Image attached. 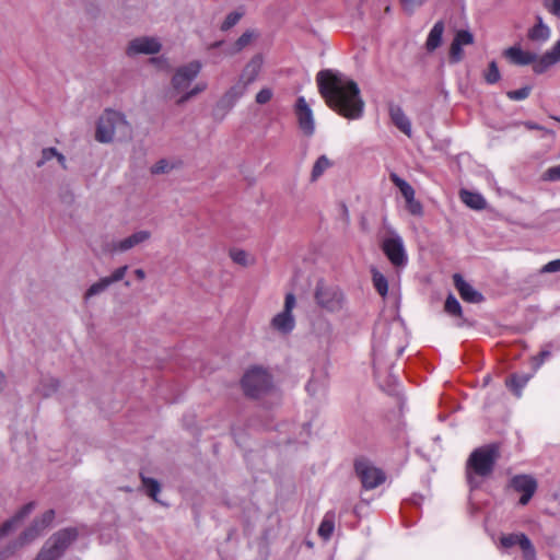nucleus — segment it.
<instances>
[{
	"label": "nucleus",
	"instance_id": "nucleus-53",
	"mask_svg": "<svg viewBox=\"0 0 560 560\" xmlns=\"http://www.w3.org/2000/svg\"><path fill=\"white\" fill-rule=\"evenodd\" d=\"M166 168H167V163L165 161H160L159 163H156L154 165V167L152 168V172L154 174H159V173L165 172Z\"/></svg>",
	"mask_w": 560,
	"mask_h": 560
},
{
	"label": "nucleus",
	"instance_id": "nucleus-29",
	"mask_svg": "<svg viewBox=\"0 0 560 560\" xmlns=\"http://www.w3.org/2000/svg\"><path fill=\"white\" fill-rule=\"evenodd\" d=\"M335 529V514L332 512L326 513L324 516L319 527H318V535L324 539L328 540Z\"/></svg>",
	"mask_w": 560,
	"mask_h": 560
},
{
	"label": "nucleus",
	"instance_id": "nucleus-11",
	"mask_svg": "<svg viewBox=\"0 0 560 560\" xmlns=\"http://www.w3.org/2000/svg\"><path fill=\"white\" fill-rule=\"evenodd\" d=\"M383 252L389 261L396 266L401 267L407 264V255L404 247L402 238L397 234H392L386 237L382 244Z\"/></svg>",
	"mask_w": 560,
	"mask_h": 560
},
{
	"label": "nucleus",
	"instance_id": "nucleus-32",
	"mask_svg": "<svg viewBox=\"0 0 560 560\" xmlns=\"http://www.w3.org/2000/svg\"><path fill=\"white\" fill-rule=\"evenodd\" d=\"M390 180L400 190L405 200L411 199L416 196L415 189L405 179L400 178L397 174H390Z\"/></svg>",
	"mask_w": 560,
	"mask_h": 560
},
{
	"label": "nucleus",
	"instance_id": "nucleus-18",
	"mask_svg": "<svg viewBox=\"0 0 560 560\" xmlns=\"http://www.w3.org/2000/svg\"><path fill=\"white\" fill-rule=\"evenodd\" d=\"M560 61V40H558L550 50L546 51L541 57L533 62L535 73H544L551 66Z\"/></svg>",
	"mask_w": 560,
	"mask_h": 560
},
{
	"label": "nucleus",
	"instance_id": "nucleus-45",
	"mask_svg": "<svg viewBox=\"0 0 560 560\" xmlns=\"http://www.w3.org/2000/svg\"><path fill=\"white\" fill-rule=\"evenodd\" d=\"M230 257L234 262L242 266H247L249 262L247 253L242 249L231 250Z\"/></svg>",
	"mask_w": 560,
	"mask_h": 560
},
{
	"label": "nucleus",
	"instance_id": "nucleus-31",
	"mask_svg": "<svg viewBox=\"0 0 560 560\" xmlns=\"http://www.w3.org/2000/svg\"><path fill=\"white\" fill-rule=\"evenodd\" d=\"M390 180L400 190L405 200L411 199L416 196L415 189L405 179L400 178L397 174H390Z\"/></svg>",
	"mask_w": 560,
	"mask_h": 560
},
{
	"label": "nucleus",
	"instance_id": "nucleus-38",
	"mask_svg": "<svg viewBox=\"0 0 560 560\" xmlns=\"http://www.w3.org/2000/svg\"><path fill=\"white\" fill-rule=\"evenodd\" d=\"M444 308L450 315L462 317V306L454 295L447 296Z\"/></svg>",
	"mask_w": 560,
	"mask_h": 560
},
{
	"label": "nucleus",
	"instance_id": "nucleus-15",
	"mask_svg": "<svg viewBox=\"0 0 560 560\" xmlns=\"http://www.w3.org/2000/svg\"><path fill=\"white\" fill-rule=\"evenodd\" d=\"M474 44V35L466 30H459L455 33L453 42L450 46V60L453 63L459 62L463 57V46Z\"/></svg>",
	"mask_w": 560,
	"mask_h": 560
},
{
	"label": "nucleus",
	"instance_id": "nucleus-17",
	"mask_svg": "<svg viewBox=\"0 0 560 560\" xmlns=\"http://www.w3.org/2000/svg\"><path fill=\"white\" fill-rule=\"evenodd\" d=\"M55 512L52 510L46 511L40 518L36 520L34 524L27 528L21 536V545L34 540L46 527L54 521Z\"/></svg>",
	"mask_w": 560,
	"mask_h": 560
},
{
	"label": "nucleus",
	"instance_id": "nucleus-8",
	"mask_svg": "<svg viewBox=\"0 0 560 560\" xmlns=\"http://www.w3.org/2000/svg\"><path fill=\"white\" fill-rule=\"evenodd\" d=\"M296 305V299L293 293H287L283 310L276 314L270 320V327L281 335H289L295 327L293 308Z\"/></svg>",
	"mask_w": 560,
	"mask_h": 560
},
{
	"label": "nucleus",
	"instance_id": "nucleus-5",
	"mask_svg": "<svg viewBox=\"0 0 560 560\" xmlns=\"http://www.w3.org/2000/svg\"><path fill=\"white\" fill-rule=\"evenodd\" d=\"M78 538L75 528H63L51 535L43 545L35 560H59Z\"/></svg>",
	"mask_w": 560,
	"mask_h": 560
},
{
	"label": "nucleus",
	"instance_id": "nucleus-7",
	"mask_svg": "<svg viewBox=\"0 0 560 560\" xmlns=\"http://www.w3.org/2000/svg\"><path fill=\"white\" fill-rule=\"evenodd\" d=\"M271 386L270 375L261 368L249 369L242 378V387L247 396L259 397Z\"/></svg>",
	"mask_w": 560,
	"mask_h": 560
},
{
	"label": "nucleus",
	"instance_id": "nucleus-3",
	"mask_svg": "<svg viewBox=\"0 0 560 560\" xmlns=\"http://www.w3.org/2000/svg\"><path fill=\"white\" fill-rule=\"evenodd\" d=\"M131 135V125L125 114L115 109H105L96 121L95 140L110 143L115 139L124 140Z\"/></svg>",
	"mask_w": 560,
	"mask_h": 560
},
{
	"label": "nucleus",
	"instance_id": "nucleus-6",
	"mask_svg": "<svg viewBox=\"0 0 560 560\" xmlns=\"http://www.w3.org/2000/svg\"><path fill=\"white\" fill-rule=\"evenodd\" d=\"M316 303L329 313H338L343 310L346 299L342 291L335 285H328L324 282L317 283L315 290Z\"/></svg>",
	"mask_w": 560,
	"mask_h": 560
},
{
	"label": "nucleus",
	"instance_id": "nucleus-49",
	"mask_svg": "<svg viewBox=\"0 0 560 560\" xmlns=\"http://www.w3.org/2000/svg\"><path fill=\"white\" fill-rule=\"evenodd\" d=\"M560 271V259H556L552 261H549L548 264L544 265L540 269V273H552Z\"/></svg>",
	"mask_w": 560,
	"mask_h": 560
},
{
	"label": "nucleus",
	"instance_id": "nucleus-47",
	"mask_svg": "<svg viewBox=\"0 0 560 560\" xmlns=\"http://www.w3.org/2000/svg\"><path fill=\"white\" fill-rule=\"evenodd\" d=\"M128 270V266H122L114 270V272L106 277V279L109 281L110 284L118 282L124 279L126 272Z\"/></svg>",
	"mask_w": 560,
	"mask_h": 560
},
{
	"label": "nucleus",
	"instance_id": "nucleus-30",
	"mask_svg": "<svg viewBox=\"0 0 560 560\" xmlns=\"http://www.w3.org/2000/svg\"><path fill=\"white\" fill-rule=\"evenodd\" d=\"M330 166L329 159L326 155H320L313 165L311 180L316 182Z\"/></svg>",
	"mask_w": 560,
	"mask_h": 560
},
{
	"label": "nucleus",
	"instance_id": "nucleus-1",
	"mask_svg": "<svg viewBox=\"0 0 560 560\" xmlns=\"http://www.w3.org/2000/svg\"><path fill=\"white\" fill-rule=\"evenodd\" d=\"M318 91L326 104L348 119H359L364 102L358 84L345 74L334 70H322L316 75Z\"/></svg>",
	"mask_w": 560,
	"mask_h": 560
},
{
	"label": "nucleus",
	"instance_id": "nucleus-34",
	"mask_svg": "<svg viewBox=\"0 0 560 560\" xmlns=\"http://www.w3.org/2000/svg\"><path fill=\"white\" fill-rule=\"evenodd\" d=\"M109 285L110 283L106 277L101 278L98 281L90 285V288L85 291L83 295L84 301H89L91 298L105 292Z\"/></svg>",
	"mask_w": 560,
	"mask_h": 560
},
{
	"label": "nucleus",
	"instance_id": "nucleus-26",
	"mask_svg": "<svg viewBox=\"0 0 560 560\" xmlns=\"http://www.w3.org/2000/svg\"><path fill=\"white\" fill-rule=\"evenodd\" d=\"M257 37V33L253 30H248L244 32L238 39L226 48L225 52L228 55H235L242 51L245 47H247Z\"/></svg>",
	"mask_w": 560,
	"mask_h": 560
},
{
	"label": "nucleus",
	"instance_id": "nucleus-33",
	"mask_svg": "<svg viewBox=\"0 0 560 560\" xmlns=\"http://www.w3.org/2000/svg\"><path fill=\"white\" fill-rule=\"evenodd\" d=\"M371 272H372V280H373V285H374L375 290L383 298L386 296V294L388 292L387 279L376 268H372Z\"/></svg>",
	"mask_w": 560,
	"mask_h": 560
},
{
	"label": "nucleus",
	"instance_id": "nucleus-44",
	"mask_svg": "<svg viewBox=\"0 0 560 560\" xmlns=\"http://www.w3.org/2000/svg\"><path fill=\"white\" fill-rule=\"evenodd\" d=\"M406 206H407L408 211L412 215H418V217L422 215L423 207H422L421 202L416 199V197H412L411 199H407Z\"/></svg>",
	"mask_w": 560,
	"mask_h": 560
},
{
	"label": "nucleus",
	"instance_id": "nucleus-2",
	"mask_svg": "<svg viewBox=\"0 0 560 560\" xmlns=\"http://www.w3.org/2000/svg\"><path fill=\"white\" fill-rule=\"evenodd\" d=\"M202 68L203 63L195 59L174 69L170 80L168 94L175 100L176 105L182 106L186 104L208 89V84L205 81L194 84Z\"/></svg>",
	"mask_w": 560,
	"mask_h": 560
},
{
	"label": "nucleus",
	"instance_id": "nucleus-4",
	"mask_svg": "<svg viewBox=\"0 0 560 560\" xmlns=\"http://www.w3.org/2000/svg\"><path fill=\"white\" fill-rule=\"evenodd\" d=\"M499 458V447L494 444L475 450L467 462V478L472 483V472L480 477L489 476Z\"/></svg>",
	"mask_w": 560,
	"mask_h": 560
},
{
	"label": "nucleus",
	"instance_id": "nucleus-52",
	"mask_svg": "<svg viewBox=\"0 0 560 560\" xmlns=\"http://www.w3.org/2000/svg\"><path fill=\"white\" fill-rule=\"evenodd\" d=\"M547 178L550 180H560V165L550 167L547 171Z\"/></svg>",
	"mask_w": 560,
	"mask_h": 560
},
{
	"label": "nucleus",
	"instance_id": "nucleus-21",
	"mask_svg": "<svg viewBox=\"0 0 560 560\" xmlns=\"http://www.w3.org/2000/svg\"><path fill=\"white\" fill-rule=\"evenodd\" d=\"M503 55L512 63L517 66L530 65L536 60V55L529 51L523 50L521 47L513 46L504 50Z\"/></svg>",
	"mask_w": 560,
	"mask_h": 560
},
{
	"label": "nucleus",
	"instance_id": "nucleus-13",
	"mask_svg": "<svg viewBox=\"0 0 560 560\" xmlns=\"http://www.w3.org/2000/svg\"><path fill=\"white\" fill-rule=\"evenodd\" d=\"M246 88L243 83L236 82L218 101L214 107V114L221 117L230 112L237 101L245 94Z\"/></svg>",
	"mask_w": 560,
	"mask_h": 560
},
{
	"label": "nucleus",
	"instance_id": "nucleus-28",
	"mask_svg": "<svg viewBox=\"0 0 560 560\" xmlns=\"http://www.w3.org/2000/svg\"><path fill=\"white\" fill-rule=\"evenodd\" d=\"M33 510V503H28L21 509V511L10 521L5 522L0 527V537L7 535L10 530H12L19 522H21L26 515L31 513Z\"/></svg>",
	"mask_w": 560,
	"mask_h": 560
},
{
	"label": "nucleus",
	"instance_id": "nucleus-10",
	"mask_svg": "<svg viewBox=\"0 0 560 560\" xmlns=\"http://www.w3.org/2000/svg\"><path fill=\"white\" fill-rule=\"evenodd\" d=\"M355 472L363 488L368 490L374 489L385 481L384 472L365 459L355 462Z\"/></svg>",
	"mask_w": 560,
	"mask_h": 560
},
{
	"label": "nucleus",
	"instance_id": "nucleus-24",
	"mask_svg": "<svg viewBox=\"0 0 560 560\" xmlns=\"http://www.w3.org/2000/svg\"><path fill=\"white\" fill-rule=\"evenodd\" d=\"M551 31L548 25L542 22L541 16H537V23L528 30V38L532 42L545 43L549 39Z\"/></svg>",
	"mask_w": 560,
	"mask_h": 560
},
{
	"label": "nucleus",
	"instance_id": "nucleus-27",
	"mask_svg": "<svg viewBox=\"0 0 560 560\" xmlns=\"http://www.w3.org/2000/svg\"><path fill=\"white\" fill-rule=\"evenodd\" d=\"M459 196L462 201L471 209L481 210L486 208L487 202L485 198L478 192L463 189L460 190Z\"/></svg>",
	"mask_w": 560,
	"mask_h": 560
},
{
	"label": "nucleus",
	"instance_id": "nucleus-46",
	"mask_svg": "<svg viewBox=\"0 0 560 560\" xmlns=\"http://www.w3.org/2000/svg\"><path fill=\"white\" fill-rule=\"evenodd\" d=\"M57 154V149L55 148H45L42 150V158L37 161V167H42L45 163L50 161Z\"/></svg>",
	"mask_w": 560,
	"mask_h": 560
},
{
	"label": "nucleus",
	"instance_id": "nucleus-14",
	"mask_svg": "<svg viewBox=\"0 0 560 560\" xmlns=\"http://www.w3.org/2000/svg\"><path fill=\"white\" fill-rule=\"evenodd\" d=\"M512 487L521 492L520 504L526 505L537 489L536 480L527 475L515 476L511 481Z\"/></svg>",
	"mask_w": 560,
	"mask_h": 560
},
{
	"label": "nucleus",
	"instance_id": "nucleus-57",
	"mask_svg": "<svg viewBox=\"0 0 560 560\" xmlns=\"http://www.w3.org/2000/svg\"><path fill=\"white\" fill-rule=\"evenodd\" d=\"M150 62L154 63V65H161V63H166V59L163 57H153L150 59Z\"/></svg>",
	"mask_w": 560,
	"mask_h": 560
},
{
	"label": "nucleus",
	"instance_id": "nucleus-23",
	"mask_svg": "<svg viewBox=\"0 0 560 560\" xmlns=\"http://www.w3.org/2000/svg\"><path fill=\"white\" fill-rule=\"evenodd\" d=\"M389 116L393 124L406 136H411V122L398 105H390Z\"/></svg>",
	"mask_w": 560,
	"mask_h": 560
},
{
	"label": "nucleus",
	"instance_id": "nucleus-12",
	"mask_svg": "<svg viewBox=\"0 0 560 560\" xmlns=\"http://www.w3.org/2000/svg\"><path fill=\"white\" fill-rule=\"evenodd\" d=\"M162 49V44L156 37L141 36L131 39L126 48L129 57L137 55H155Z\"/></svg>",
	"mask_w": 560,
	"mask_h": 560
},
{
	"label": "nucleus",
	"instance_id": "nucleus-51",
	"mask_svg": "<svg viewBox=\"0 0 560 560\" xmlns=\"http://www.w3.org/2000/svg\"><path fill=\"white\" fill-rule=\"evenodd\" d=\"M322 388L320 382L315 380L314 377L311 378L306 384V390L310 395L315 396Z\"/></svg>",
	"mask_w": 560,
	"mask_h": 560
},
{
	"label": "nucleus",
	"instance_id": "nucleus-40",
	"mask_svg": "<svg viewBox=\"0 0 560 560\" xmlns=\"http://www.w3.org/2000/svg\"><path fill=\"white\" fill-rule=\"evenodd\" d=\"M522 535H524V534L523 533H516V534L503 535L500 538V544L504 548H511V547H513L515 545H518Z\"/></svg>",
	"mask_w": 560,
	"mask_h": 560
},
{
	"label": "nucleus",
	"instance_id": "nucleus-41",
	"mask_svg": "<svg viewBox=\"0 0 560 560\" xmlns=\"http://www.w3.org/2000/svg\"><path fill=\"white\" fill-rule=\"evenodd\" d=\"M405 12L412 14L418 8L427 3L428 0H399Z\"/></svg>",
	"mask_w": 560,
	"mask_h": 560
},
{
	"label": "nucleus",
	"instance_id": "nucleus-22",
	"mask_svg": "<svg viewBox=\"0 0 560 560\" xmlns=\"http://www.w3.org/2000/svg\"><path fill=\"white\" fill-rule=\"evenodd\" d=\"M445 24L443 21H438L432 26L424 43V48L429 54L435 51L442 45Z\"/></svg>",
	"mask_w": 560,
	"mask_h": 560
},
{
	"label": "nucleus",
	"instance_id": "nucleus-39",
	"mask_svg": "<svg viewBox=\"0 0 560 560\" xmlns=\"http://www.w3.org/2000/svg\"><path fill=\"white\" fill-rule=\"evenodd\" d=\"M500 78H501V74H500V71H499L497 62L495 61H491L489 63L488 71L485 74V80L489 84H494V83H497L500 80Z\"/></svg>",
	"mask_w": 560,
	"mask_h": 560
},
{
	"label": "nucleus",
	"instance_id": "nucleus-9",
	"mask_svg": "<svg viewBox=\"0 0 560 560\" xmlns=\"http://www.w3.org/2000/svg\"><path fill=\"white\" fill-rule=\"evenodd\" d=\"M296 122L301 132L306 137L315 133V118L313 110L304 96H299L293 107Z\"/></svg>",
	"mask_w": 560,
	"mask_h": 560
},
{
	"label": "nucleus",
	"instance_id": "nucleus-20",
	"mask_svg": "<svg viewBox=\"0 0 560 560\" xmlns=\"http://www.w3.org/2000/svg\"><path fill=\"white\" fill-rule=\"evenodd\" d=\"M261 66L262 58L259 55L253 57L250 61L244 67L237 82L243 83L247 89V86L257 79Z\"/></svg>",
	"mask_w": 560,
	"mask_h": 560
},
{
	"label": "nucleus",
	"instance_id": "nucleus-56",
	"mask_svg": "<svg viewBox=\"0 0 560 560\" xmlns=\"http://www.w3.org/2000/svg\"><path fill=\"white\" fill-rule=\"evenodd\" d=\"M5 385H7V376L2 371H0V393L4 389Z\"/></svg>",
	"mask_w": 560,
	"mask_h": 560
},
{
	"label": "nucleus",
	"instance_id": "nucleus-16",
	"mask_svg": "<svg viewBox=\"0 0 560 560\" xmlns=\"http://www.w3.org/2000/svg\"><path fill=\"white\" fill-rule=\"evenodd\" d=\"M151 238V232L147 230H140L124 240L113 242L112 252L124 253L138 245H141Z\"/></svg>",
	"mask_w": 560,
	"mask_h": 560
},
{
	"label": "nucleus",
	"instance_id": "nucleus-35",
	"mask_svg": "<svg viewBox=\"0 0 560 560\" xmlns=\"http://www.w3.org/2000/svg\"><path fill=\"white\" fill-rule=\"evenodd\" d=\"M518 546L523 552L524 560H536L535 547L525 534L522 535Z\"/></svg>",
	"mask_w": 560,
	"mask_h": 560
},
{
	"label": "nucleus",
	"instance_id": "nucleus-48",
	"mask_svg": "<svg viewBox=\"0 0 560 560\" xmlns=\"http://www.w3.org/2000/svg\"><path fill=\"white\" fill-rule=\"evenodd\" d=\"M272 97V91L268 88L266 89H261L257 94H256V102L258 104H266L268 103Z\"/></svg>",
	"mask_w": 560,
	"mask_h": 560
},
{
	"label": "nucleus",
	"instance_id": "nucleus-37",
	"mask_svg": "<svg viewBox=\"0 0 560 560\" xmlns=\"http://www.w3.org/2000/svg\"><path fill=\"white\" fill-rule=\"evenodd\" d=\"M528 382V377L527 376H517V375H512L508 381H506V385L508 387H510L516 396H521V392L523 389V387L526 385V383Z\"/></svg>",
	"mask_w": 560,
	"mask_h": 560
},
{
	"label": "nucleus",
	"instance_id": "nucleus-43",
	"mask_svg": "<svg viewBox=\"0 0 560 560\" xmlns=\"http://www.w3.org/2000/svg\"><path fill=\"white\" fill-rule=\"evenodd\" d=\"M529 94H530V88L524 86L518 90L509 91L506 93V96L513 101H522V100L527 98L529 96Z\"/></svg>",
	"mask_w": 560,
	"mask_h": 560
},
{
	"label": "nucleus",
	"instance_id": "nucleus-54",
	"mask_svg": "<svg viewBox=\"0 0 560 560\" xmlns=\"http://www.w3.org/2000/svg\"><path fill=\"white\" fill-rule=\"evenodd\" d=\"M55 158L57 159L58 163L61 165L62 168H67L66 156L62 153L57 151Z\"/></svg>",
	"mask_w": 560,
	"mask_h": 560
},
{
	"label": "nucleus",
	"instance_id": "nucleus-55",
	"mask_svg": "<svg viewBox=\"0 0 560 560\" xmlns=\"http://www.w3.org/2000/svg\"><path fill=\"white\" fill-rule=\"evenodd\" d=\"M550 354H551V353H550V351H548V350H541V351L539 352V354H538V357H539V364H541V363H542L547 358H549V357H550Z\"/></svg>",
	"mask_w": 560,
	"mask_h": 560
},
{
	"label": "nucleus",
	"instance_id": "nucleus-42",
	"mask_svg": "<svg viewBox=\"0 0 560 560\" xmlns=\"http://www.w3.org/2000/svg\"><path fill=\"white\" fill-rule=\"evenodd\" d=\"M241 18H242V14L236 11L229 13L221 25V30L222 31L230 30L231 27H233L234 25H236L238 23Z\"/></svg>",
	"mask_w": 560,
	"mask_h": 560
},
{
	"label": "nucleus",
	"instance_id": "nucleus-50",
	"mask_svg": "<svg viewBox=\"0 0 560 560\" xmlns=\"http://www.w3.org/2000/svg\"><path fill=\"white\" fill-rule=\"evenodd\" d=\"M545 8L553 15L560 16V0L545 1Z\"/></svg>",
	"mask_w": 560,
	"mask_h": 560
},
{
	"label": "nucleus",
	"instance_id": "nucleus-36",
	"mask_svg": "<svg viewBox=\"0 0 560 560\" xmlns=\"http://www.w3.org/2000/svg\"><path fill=\"white\" fill-rule=\"evenodd\" d=\"M141 480L147 491V494L151 497L154 501L159 502L158 494L161 490V487L158 480L144 476H141Z\"/></svg>",
	"mask_w": 560,
	"mask_h": 560
},
{
	"label": "nucleus",
	"instance_id": "nucleus-59",
	"mask_svg": "<svg viewBox=\"0 0 560 560\" xmlns=\"http://www.w3.org/2000/svg\"><path fill=\"white\" fill-rule=\"evenodd\" d=\"M526 127L529 129H540V127L534 122H526Z\"/></svg>",
	"mask_w": 560,
	"mask_h": 560
},
{
	"label": "nucleus",
	"instance_id": "nucleus-60",
	"mask_svg": "<svg viewBox=\"0 0 560 560\" xmlns=\"http://www.w3.org/2000/svg\"><path fill=\"white\" fill-rule=\"evenodd\" d=\"M221 44H222V42H217V43H214L211 47H212V48H214V47H219Z\"/></svg>",
	"mask_w": 560,
	"mask_h": 560
},
{
	"label": "nucleus",
	"instance_id": "nucleus-19",
	"mask_svg": "<svg viewBox=\"0 0 560 560\" xmlns=\"http://www.w3.org/2000/svg\"><path fill=\"white\" fill-rule=\"evenodd\" d=\"M454 285L457 289L460 298L469 303H479L482 301V295L475 290L459 273L453 276Z\"/></svg>",
	"mask_w": 560,
	"mask_h": 560
},
{
	"label": "nucleus",
	"instance_id": "nucleus-58",
	"mask_svg": "<svg viewBox=\"0 0 560 560\" xmlns=\"http://www.w3.org/2000/svg\"><path fill=\"white\" fill-rule=\"evenodd\" d=\"M135 275L139 280H143L145 278V272L143 269H136Z\"/></svg>",
	"mask_w": 560,
	"mask_h": 560
},
{
	"label": "nucleus",
	"instance_id": "nucleus-25",
	"mask_svg": "<svg viewBox=\"0 0 560 560\" xmlns=\"http://www.w3.org/2000/svg\"><path fill=\"white\" fill-rule=\"evenodd\" d=\"M59 388V381L52 376H43L35 392L43 397H50Z\"/></svg>",
	"mask_w": 560,
	"mask_h": 560
}]
</instances>
